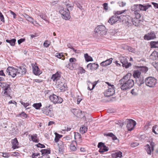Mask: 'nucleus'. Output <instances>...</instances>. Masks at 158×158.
<instances>
[{"label":"nucleus","mask_w":158,"mask_h":158,"mask_svg":"<svg viewBox=\"0 0 158 158\" xmlns=\"http://www.w3.org/2000/svg\"><path fill=\"white\" fill-rule=\"evenodd\" d=\"M131 75V73H127L119 80L118 84L122 90L129 89L134 85V81L130 79Z\"/></svg>","instance_id":"obj_1"},{"label":"nucleus","mask_w":158,"mask_h":158,"mask_svg":"<svg viewBox=\"0 0 158 158\" xmlns=\"http://www.w3.org/2000/svg\"><path fill=\"white\" fill-rule=\"evenodd\" d=\"M124 12V11H117L114 15L109 19L108 22L111 25H113L116 22H120L123 16L122 15L119 16V15Z\"/></svg>","instance_id":"obj_2"},{"label":"nucleus","mask_w":158,"mask_h":158,"mask_svg":"<svg viewBox=\"0 0 158 158\" xmlns=\"http://www.w3.org/2000/svg\"><path fill=\"white\" fill-rule=\"evenodd\" d=\"M42 113L46 115L49 117H53L54 115V113L52 108V106L50 104H48L44 106L41 109Z\"/></svg>","instance_id":"obj_3"},{"label":"nucleus","mask_w":158,"mask_h":158,"mask_svg":"<svg viewBox=\"0 0 158 158\" xmlns=\"http://www.w3.org/2000/svg\"><path fill=\"white\" fill-rule=\"evenodd\" d=\"M106 28L103 25L98 26L94 30V35L96 36H102L106 34Z\"/></svg>","instance_id":"obj_4"},{"label":"nucleus","mask_w":158,"mask_h":158,"mask_svg":"<svg viewBox=\"0 0 158 158\" xmlns=\"http://www.w3.org/2000/svg\"><path fill=\"white\" fill-rule=\"evenodd\" d=\"M139 5H134L131 7V14L137 18H140L141 15L139 11Z\"/></svg>","instance_id":"obj_5"},{"label":"nucleus","mask_w":158,"mask_h":158,"mask_svg":"<svg viewBox=\"0 0 158 158\" xmlns=\"http://www.w3.org/2000/svg\"><path fill=\"white\" fill-rule=\"evenodd\" d=\"M59 12L62 15L61 17L64 19L68 20L70 19L71 16L69 9L63 8L60 10Z\"/></svg>","instance_id":"obj_6"},{"label":"nucleus","mask_w":158,"mask_h":158,"mask_svg":"<svg viewBox=\"0 0 158 158\" xmlns=\"http://www.w3.org/2000/svg\"><path fill=\"white\" fill-rule=\"evenodd\" d=\"M49 99L50 101L54 103H61L63 101L62 98L54 94L50 95Z\"/></svg>","instance_id":"obj_7"},{"label":"nucleus","mask_w":158,"mask_h":158,"mask_svg":"<svg viewBox=\"0 0 158 158\" xmlns=\"http://www.w3.org/2000/svg\"><path fill=\"white\" fill-rule=\"evenodd\" d=\"M107 83L110 87L108 89L106 90L104 93V95L105 96L107 97H110L113 95L115 93L114 90L113 88L114 85H109L108 82H107Z\"/></svg>","instance_id":"obj_8"},{"label":"nucleus","mask_w":158,"mask_h":158,"mask_svg":"<svg viewBox=\"0 0 158 158\" xmlns=\"http://www.w3.org/2000/svg\"><path fill=\"white\" fill-rule=\"evenodd\" d=\"M127 127L128 131H131L134 129L136 123L135 121L132 119H127Z\"/></svg>","instance_id":"obj_9"},{"label":"nucleus","mask_w":158,"mask_h":158,"mask_svg":"<svg viewBox=\"0 0 158 158\" xmlns=\"http://www.w3.org/2000/svg\"><path fill=\"white\" fill-rule=\"evenodd\" d=\"M7 74L11 76L12 77H14L18 73V70L13 67H8L6 69Z\"/></svg>","instance_id":"obj_10"},{"label":"nucleus","mask_w":158,"mask_h":158,"mask_svg":"<svg viewBox=\"0 0 158 158\" xmlns=\"http://www.w3.org/2000/svg\"><path fill=\"white\" fill-rule=\"evenodd\" d=\"M98 147L99 148V152L101 153L107 152L109 150L108 148L105 145L104 143L102 142L98 143Z\"/></svg>","instance_id":"obj_11"},{"label":"nucleus","mask_w":158,"mask_h":158,"mask_svg":"<svg viewBox=\"0 0 158 158\" xmlns=\"http://www.w3.org/2000/svg\"><path fill=\"white\" fill-rule=\"evenodd\" d=\"M120 62L122 64V66L123 67H125L126 69H127L131 66V63L128 62L127 59L123 57L120 58Z\"/></svg>","instance_id":"obj_12"},{"label":"nucleus","mask_w":158,"mask_h":158,"mask_svg":"<svg viewBox=\"0 0 158 158\" xmlns=\"http://www.w3.org/2000/svg\"><path fill=\"white\" fill-rule=\"evenodd\" d=\"M18 68L17 70H18V74L23 75L25 74L27 72V70L25 68L24 66L17 67Z\"/></svg>","instance_id":"obj_13"},{"label":"nucleus","mask_w":158,"mask_h":158,"mask_svg":"<svg viewBox=\"0 0 158 158\" xmlns=\"http://www.w3.org/2000/svg\"><path fill=\"white\" fill-rule=\"evenodd\" d=\"M112 58H110L109 59L102 61L100 63V65L103 67H106L110 65L112 62Z\"/></svg>","instance_id":"obj_14"},{"label":"nucleus","mask_w":158,"mask_h":158,"mask_svg":"<svg viewBox=\"0 0 158 158\" xmlns=\"http://www.w3.org/2000/svg\"><path fill=\"white\" fill-rule=\"evenodd\" d=\"M0 86L2 88L4 91L9 90V89H10V85L6 82H0Z\"/></svg>","instance_id":"obj_15"},{"label":"nucleus","mask_w":158,"mask_h":158,"mask_svg":"<svg viewBox=\"0 0 158 158\" xmlns=\"http://www.w3.org/2000/svg\"><path fill=\"white\" fill-rule=\"evenodd\" d=\"M156 80L154 78L149 77V87H154L156 84Z\"/></svg>","instance_id":"obj_16"},{"label":"nucleus","mask_w":158,"mask_h":158,"mask_svg":"<svg viewBox=\"0 0 158 158\" xmlns=\"http://www.w3.org/2000/svg\"><path fill=\"white\" fill-rule=\"evenodd\" d=\"M87 67L91 70H96L98 68L99 65L97 64L89 63L87 65Z\"/></svg>","instance_id":"obj_17"},{"label":"nucleus","mask_w":158,"mask_h":158,"mask_svg":"<svg viewBox=\"0 0 158 158\" xmlns=\"http://www.w3.org/2000/svg\"><path fill=\"white\" fill-rule=\"evenodd\" d=\"M60 74L57 72L55 74L52 75L51 78L53 81H57L60 80Z\"/></svg>","instance_id":"obj_18"},{"label":"nucleus","mask_w":158,"mask_h":158,"mask_svg":"<svg viewBox=\"0 0 158 158\" xmlns=\"http://www.w3.org/2000/svg\"><path fill=\"white\" fill-rule=\"evenodd\" d=\"M33 72L34 74L36 75H40L42 73V72L40 71L37 66L33 67Z\"/></svg>","instance_id":"obj_19"},{"label":"nucleus","mask_w":158,"mask_h":158,"mask_svg":"<svg viewBox=\"0 0 158 158\" xmlns=\"http://www.w3.org/2000/svg\"><path fill=\"white\" fill-rule=\"evenodd\" d=\"M156 145L155 143L152 142H150V146L149 145V155H151V152H153L154 150V147Z\"/></svg>","instance_id":"obj_20"},{"label":"nucleus","mask_w":158,"mask_h":158,"mask_svg":"<svg viewBox=\"0 0 158 158\" xmlns=\"http://www.w3.org/2000/svg\"><path fill=\"white\" fill-rule=\"evenodd\" d=\"M133 15H132V14L131 15H128L126 17V18L125 19V20L126 22L128 23V24H130V25L131 26L132 24V21L133 20Z\"/></svg>","instance_id":"obj_21"},{"label":"nucleus","mask_w":158,"mask_h":158,"mask_svg":"<svg viewBox=\"0 0 158 158\" xmlns=\"http://www.w3.org/2000/svg\"><path fill=\"white\" fill-rule=\"evenodd\" d=\"M12 148L14 149L18 148L19 147L18 146L19 143L16 138H15L12 141Z\"/></svg>","instance_id":"obj_22"},{"label":"nucleus","mask_w":158,"mask_h":158,"mask_svg":"<svg viewBox=\"0 0 158 158\" xmlns=\"http://www.w3.org/2000/svg\"><path fill=\"white\" fill-rule=\"evenodd\" d=\"M133 20L132 23L133 25L137 26L139 25V20L138 19L139 18H137L135 17V16H133Z\"/></svg>","instance_id":"obj_23"},{"label":"nucleus","mask_w":158,"mask_h":158,"mask_svg":"<svg viewBox=\"0 0 158 158\" xmlns=\"http://www.w3.org/2000/svg\"><path fill=\"white\" fill-rule=\"evenodd\" d=\"M76 66L75 63H69L66 65V67L70 69L73 70L76 69Z\"/></svg>","instance_id":"obj_24"},{"label":"nucleus","mask_w":158,"mask_h":158,"mask_svg":"<svg viewBox=\"0 0 158 158\" xmlns=\"http://www.w3.org/2000/svg\"><path fill=\"white\" fill-rule=\"evenodd\" d=\"M75 111H77V112H78L77 114H75V115H76L77 116L80 118H82L85 116V114L84 112H82L79 110H76Z\"/></svg>","instance_id":"obj_25"},{"label":"nucleus","mask_w":158,"mask_h":158,"mask_svg":"<svg viewBox=\"0 0 158 158\" xmlns=\"http://www.w3.org/2000/svg\"><path fill=\"white\" fill-rule=\"evenodd\" d=\"M122 152L119 151H118L112 154V156L113 158H116L118 157H121L122 156Z\"/></svg>","instance_id":"obj_26"},{"label":"nucleus","mask_w":158,"mask_h":158,"mask_svg":"<svg viewBox=\"0 0 158 158\" xmlns=\"http://www.w3.org/2000/svg\"><path fill=\"white\" fill-rule=\"evenodd\" d=\"M141 73L139 70H135L134 72L133 73V77L134 78H139L140 76Z\"/></svg>","instance_id":"obj_27"},{"label":"nucleus","mask_w":158,"mask_h":158,"mask_svg":"<svg viewBox=\"0 0 158 158\" xmlns=\"http://www.w3.org/2000/svg\"><path fill=\"white\" fill-rule=\"evenodd\" d=\"M31 140L35 143H38L39 140L37 137V135L36 134H35L31 135Z\"/></svg>","instance_id":"obj_28"},{"label":"nucleus","mask_w":158,"mask_h":158,"mask_svg":"<svg viewBox=\"0 0 158 158\" xmlns=\"http://www.w3.org/2000/svg\"><path fill=\"white\" fill-rule=\"evenodd\" d=\"M158 52H153L150 56V59L152 60H155L157 59Z\"/></svg>","instance_id":"obj_29"},{"label":"nucleus","mask_w":158,"mask_h":158,"mask_svg":"<svg viewBox=\"0 0 158 158\" xmlns=\"http://www.w3.org/2000/svg\"><path fill=\"white\" fill-rule=\"evenodd\" d=\"M57 88H59L61 92H64L67 90V87L66 84H63L62 85L59 86H57Z\"/></svg>","instance_id":"obj_30"},{"label":"nucleus","mask_w":158,"mask_h":158,"mask_svg":"<svg viewBox=\"0 0 158 158\" xmlns=\"http://www.w3.org/2000/svg\"><path fill=\"white\" fill-rule=\"evenodd\" d=\"M151 48H158V41H152L150 43Z\"/></svg>","instance_id":"obj_31"},{"label":"nucleus","mask_w":158,"mask_h":158,"mask_svg":"<svg viewBox=\"0 0 158 158\" xmlns=\"http://www.w3.org/2000/svg\"><path fill=\"white\" fill-rule=\"evenodd\" d=\"M16 41V40L15 39H13L11 40H6V42L9 43L12 46H14L15 45Z\"/></svg>","instance_id":"obj_32"},{"label":"nucleus","mask_w":158,"mask_h":158,"mask_svg":"<svg viewBox=\"0 0 158 158\" xmlns=\"http://www.w3.org/2000/svg\"><path fill=\"white\" fill-rule=\"evenodd\" d=\"M33 106L37 110H39L42 106L41 103H34L33 105Z\"/></svg>","instance_id":"obj_33"},{"label":"nucleus","mask_w":158,"mask_h":158,"mask_svg":"<svg viewBox=\"0 0 158 158\" xmlns=\"http://www.w3.org/2000/svg\"><path fill=\"white\" fill-rule=\"evenodd\" d=\"M84 57L85 60L87 61H91L93 60L92 57L89 56L87 53L84 54Z\"/></svg>","instance_id":"obj_34"},{"label":"nucleus","mask_w":158,"mask_h":158,"mask_svg":"<svg viewBox=\"0 0 158 158\" xmlns=\"http://www.w3.org/2000/svg\"><path fill=\"white\" fill-rule=\"evenodd\" d=\"M139 11L140 10L146 11L148 8L147 6H144L141 4H139Z\"/></svg>","instance_id":"obj_35"},{"label":"nucleus","mask_w":158,"mask_h":158,"mask_svg":"<svg viewBox=\"0 0 158 158\" xmlns=\"http://www.w3.org/2000/svg\"><path fill=\"white\" fill-rule=\"evenodd\" d=\"M40 152L42 153V154L43 155H46L50 153V150H48L47 149H42L41 150Z\"/></svg>","instance_id":"obj_36"},{"label":"nucleus","mask_w":158,"mask_h":158,"mask_svg":"<svg viewBox=\"0 0 158 158\" xmlns=\"http://www.w3.org/2000/svg\"><path fill=\"white\" fill-rule=\"evenodd\" d=\"M55 135L56 136L54 140L55 142L56 143L58 142L59 139L62 136V135H59L57 133H56Z\"/></svg>","instance_id":"obj_37"},{"label":"nucleus","mask_w":158,"mask_h":158,"mask_svg":"<svg viewBox=\"0 0 158 158\" xmlns=\"http://www.w3.org/2000/svg\"><path fill=\"white\" fill-rule=\"evenodd\" d=\"M63 53H57L56 54V56L59 59H61L62 57L63 58L62 59L64 60L65 59L64 55L63 54Z\"/></svg>","instance_id":"obj_38"},{"label":"nucleus","mask_w":158,"mask_h":158,"mask_svg":"<svg viewBox=\"0 0 158 158\" xmlns=\"http://www.w3.org/2000/svg\"><path fill=\"white\" fill-rule=\"evenodd\" d=\"M65 5L66 6L67 8L69 9V10H72L73 6H72L71 4L69 3V1H66L65 2Z\"/></svg>","instance_id":"obj_39"},{"label":"nucleus","mask_w":158,"mask_h":158,"mask_svg":"<svg viewBox=\"0 0 158 158\" xmlns=\"http://www.w3.org/2000/svg\"><path fill=\"white\" fill-rule=\"evenodd\" d=\"M156 38V35L154 32H151L149 34V40L153 39Z\"/></svg>","instance_id":"obj_40"},{"label":"nucleus","mask_w":158,"mask_h":158,"mask_svg":"<svg viewBox=\"0 0 158 158\" xmlns=\"http://www.w3.org/2000/svg\"><path fill=\"white\" fill-rule=\"evenodd\" d=\"M17 116L23 118H26L27 116V115L25 112H23L21 113L18 114Z\"/></svg>","instance_id":"obj_41"},{"label":"nucleus","mask_w":158,"mask_h":158,"mask_svg":"<svg viewBox=\"0 0 158 158\" xmlns=\"http://www.w3.org/2000/svg\"><path fill=\"white\" fill-rule=\"evenodd\" d=\"M87 130V128L85 126L80 128V131L82 134L85 133Z\"/></svg>","instance_id":"obj_42"},{"label":"nucleus","mask_w":158,"mask_h":158,"mask_svg":"<svg viewBox=\"0 0 158 158\" xmlns=\"http://www.w3.org/2000/svg\"><path fill=\"white\" fill-rule=\"evenodd\" d=\"M74 141L73 142V143H71L70 145V149L72 151H75L77 150V148L73 144Z\"/></svg>","instance_id":"obj_43"},{"label":"nucleus","mask_w":158,"mask_h":158,"mask_svg":"<svg viewBox=\"0 0 158 158\" xmlns=\"http://www.w3.org/2000/svg\"><path fill=\"white\" fill-rule=\"evenodd\" d=\"M131 93L134 95H136L138 94V91L137 89H133L131 91Z\"/></svg>","instance_id":"obj_44"},{"label":"nucleus","mask_w":158,"mask_h":158,"mask_svg":"<svg viewBox=\"0 0 158 158\" xmlns=\"http://www.w3.org/2000/svg\"><path fill=\"white\" fill-rule=\"evenodd\" d=\"M74 133H75L74 138L75 139L81 138V135L79 133L75 132Z\"/></svg>","instance_id":"obj_45"},{"label":"nucleus","mask_w":158,"mask_h":158,"mask_svg":"<svg viewBox=\"0 0 158 158\" xmlns=\"http://www.w3.org/2000/svg\"><path fill=\"white\" fill-rule=\"evenodd\" d=\"M60 143H61L62 145H60V146H59V151L60 152H63L64 151V144H63L62 142H61Z\"/></svg>","instance_id":"obj_46"},{"label":"nucleus","mask_w":158,"mask_h":158,"mask_svg":"<svg viewBox=\"0 0 158 158\" xmlns=\"http://www.w3.org/2000/svg\"><path fill=\"white\" fill-rule=\"evenodd\" d=\"M9 90H4V92L3 94V96L5 97H9L10 96V94L9 93Z\"/></svg>","instance_id":"obj_47"},{"label":"nucleus","mask_w":158,"mask_h":158,"mask_svg":"<svg viewBox=\"0 0 158 158\" xmlns=\"http://www.w3.org/2000/svg\"><path fill=\"white\" fill-rule=\"evenodd\" d=\"M139 145V143L138 142H132L130 144V145L132 147H135Z\"/></svg>","instance_id":"obj_48"},{"label":"nucleus","mask_w":158,"mask_h":158,"mask_svg":"<svg viewBox=\"0 0 158 158\" xmlns=\"http://www.w3.org/2000/svg\"><path fill=\"white\" fill-rule=\"evenodd\" d=\"M2 156L4 157H9L10 156V154L7 152H2Z\"/></svg>","instance_id":"obj_49"},{"label":"nucleus","mask_w":158,"mask_h":158,"mask_svg":"<svg viewBox=\"0 0 158 158\" xmlns=\"http://www.w3.org/2000/svg\"><path fill=\"white\" fill-rule=\"evenodd\" d=\"M40 16L41 18L44 20L45 21L47 20V17L45 14H42L41 15H40Z\"/></svg>","instance_id":"obj_50"},{"label":"nucleus","mask_w":158,"mask_h":158,"mask_svg":"<svg viewBox=\"0 0 158 158\" xmlns=\"http://www.w3.org/2000/svg\"><path fill=\"white\" fill-rule=\"evenodd\" d=\"M116 123L119 125L120 126L122 127L123 125V122L121 120L117 121Z\"/></svg>","instance_id":"obj_51"},{"label":"nucleus","mask_w":158,"mask_h":158,"mask_svg":"<svg viewBox=\"0 0 158 158\" xmlns=\"http://www.w3.org/2000/svg\"><path fill=\"white\" fill-rule=\"evenodd\" d=\"M76 61V60L75 58H72L69 59V62L70 63H75Z\"/></svg>","instance_id":"obj_52"},{"label":"nucleus","mask_w":158,"mask_h":158,"mask_svg":"<svg viewBox=\"0 0 158 158\" xmlns=\"http://www.w3.org/2000/svg\"><path fill=\"white\" fill-rule=\"evenodd\" d=\"M71 129V127H69L68 126H66L64 127V129L63 130L68 131H70Z\"/></svg>","instance_id":"obj_53"},{"label":"nucleus","mask_w":158,"mask_h":158,"mask_svg":"<svg viewBox=\"0 0 158 158\" xmlns=\"http://www.w3.org/2000/svg\"><path fill=\"white\" fill-rule=\"evenodd\" d=\"M0 19L1 21L4 22V18L3 15L1 13H0Z\"/></svg>","instance_id":"obj_54"},{"label":"nucleus","mask_w":158,"mask_h":158,"mask_svg":"<svg viewBox=\"0 0 158 158\" xmlns=\"http://www.w3.org/2000/svg\"><path fill=\"white\" fill-rule=\"evenodd\" d=\"M36 146L40 148H44L45 147V146L44 145L40 143H38V144H36Z\"/></svg>","instance_id":"obj_55"},{"label":"nucleus","mask_w":158,"mask_h":158,"mask_svg":"<svg viewBox=\"0 0 158 158\" xmlns=\"http://www.w3.org/2000/svg\"><path fill=\"white\" fill-rule=\"evenodd\" d=\"M50 45V44L48 43V41L46 40L44 43V46L46 48L49 47Z\"/></svg>","instance_id":"obj_56"},{"label":"nucleus","mask_w":158,"mask_h":158,"mask_svg":"<svg viewBox=\"0 0 158 158\" xmlns=\"http://www.w3.org/2000/svg\"><path fill=\"white\" fill-rule=\"evenodd\" d=\"M158 64V62H153L152 63H150V64L152 65L155 68H156L157 65Z\"/></svg>","instance_id":"obj_57"},{"label":"nucleus","mask_w":158,"mask_h":158,"mask_svg":"<svg viewBox=\"0 0 158 158\" xmlns=\"http://www.w3.org/2000/svg\"><path fill=\"white\" fill-rule=\"evenodd\" d=\"M64 81H65L64 79L63 78H61L58 81H56V83L57 85H58V84H60V83H61L62 82H63Z\"/></svg>","instance_id":"obj_58"},{"label":"nucleus","mask_w":158,"mask_h":158,"mask_svg":"<svg viewBox=\"0 0 158 158\" xmlns=\"http://www.w3.org/2000/svg\"><path fill=\"white\" fill-rule=\"evenodd\" d=\"M104 135L106 136H110V137H112V136H113V134L112 133H104Z\"/></svg>","instance_id":"obj_59"},{"label":"nucleus","mask_w":158,"mask_h":158,"mask_svg":"<svg viewBox=\"0 0 158 158\" xmlns=\"http://www.w3.org/2000/svg\"><path fill=\"white\" fill-rule=\"evenodd\" d=\"M25 40V39L24 38L20 39L19 40H18V43L19 44H20L22 43V42H24Z\"/></svg>","instance_id":"obj_60"},{"label":"nucleus","mask_w":158,"mask_h":158,"mask_svg":"<svg viewBox=\"0 0 158 158\" xmlns=\"http://www.w3.org/2000/svg\"><path fill=\"white\" fill-rule=\"evenodd\" d=\"M20 102L21 104L23 105V106L25 108L28 106L29 105L28 103H25L23 102Z\"/></svg>","instance_id":"obj_61"},{"label":"nucleus","mask_w":158,"mask_h":158,"mask_svg":"<svg viewBox=\"0 0 158 158\" xmlns=\"http://www.w3.org/2000/svg\"><path fill=\"white\" fill-rule=\"evenodd\" d=\"M103 6L104 10H107L108 9V4L107 3H104L103 4Z\"/></svg>","instance_id":"obj_62"},{"label":"nucleus","mask_w":158,"mask_h":158,"mask_svg":"<svg viewBox=\"0 0 158 158\" xmlns=\"http://www.w3.org/2000/svg\"><path fill=\"white\" fill-rule=\"evenodd\" d=\"M151 3L154 6L155 8L158 9V3L154 2H151Z\"/></svg>","instance_id":"obj_63"},{"label":"nucleus","mask_w":158,"mask_h":158,"mask_svg":"<svg viewBox=\"0 0 158 158\" xmlns=\"http://www.w3.org/2000/svg\"><path fill=\"white\" fill-rule=\"evenodd\" d=\"M118 3L119 4V6L120 7H123L125 6L126 4V3L123 2H119Z\"/></svg>","instance_id":"obj_64"}]
</instances>
